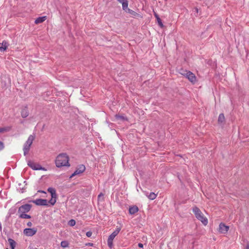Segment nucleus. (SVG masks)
<instances>
[{
  "label": "nucleus",
  "mask_w": 249,
  "mask_h": 249,
  "mask_svg": "<svg viewBox=\"0 0 249 249\" xmlns=\"http://www.w3.org/2000/svg\"><path fill=\"white\" fill-rule=\"evenodd\" d=\"M55 164L57 167L69 166V157L65 154H59L56 158Z\"/></svg>",
  "instance_id": "nucleus-1"
},
{
  "label": "nucleus",
  "mask_w": 249,
  "mask_h": 249,
  "mask_svg": "<svg viewBox=\"0 0 249 249\" xmlns=\"http://www.w3.org/2000/svg\"><path fill=\"white\" fill-rule=\"evenodd\" d=\"M193 212L195 213L196 218L200 220L204 225L206 226L208 224V219L204 216L198 208L196 207H194Z\"/></svg>",
  "instance_id": "nucleus-2"
},
{
  "label": "nucleus",
  "mask_w": 249,
  "mask_h": 249,
  "mask_svg": "<svg viewBox=\"0 0 249 249\" xmlns=\"http://www.w3.org/2000/svg\"><path fill=\"white\" fill-rule=\"evenodd\" d=\"M121 231V228L117 227L116 230L109 235L107 239V245L111 249L113 247V241Z\"/></svg>",
  "instance_id": "nucleus-3"
},
{
  "label": "nucleus",
  "mask_w": 249,
  "mask_h": 249,
  "mask_svg": "<svg viewBox=\"0 0 249 249\" xmlns=\"http://www.w3.org/2000/svg\"><path fill=\"white\" fill-rule=\"evenodd\" d=\"M192 83H195L196 81V78L195 75L192 72L188 71L183 74Z\"/></svg>",
  "instance_id": "nucleus-4"
},
{
  "label": "nucleus",
  "mask_w": 249,
  "mask_h": 249,
  "mask_svg": "<svg viewBox=\"0 0 249 249\" xmlns=\"http://www.w3.org/2000/svg\"><path fill=\"white\" fill-rule=\"evenodd\" d=\"M37 232L36 228H26L23 231V233L28 236H32L35 235Z\"/></svg>",
  "instance_id": "nucleus-5"
},
{
  "label": "nucleus",
  "mask_w": 249,
  "mask_h": 249,
  "mask_svg": "<svg viewBox=\"0 0 249 249\" xmlns=\"http://www.w3.org/2000/svg\"><path fill=\"white\" fill-rule=\"evenodd\" d=\"M229 230V227L225 225V224L221 223L219 225L218 231L221 233H226Z\"/></svg>",
  "instance_id": "nucleus-6"
},
{
  "label": "nucleus",
  "mask_w": 249,
  "mask_h": 249,
  "mask_svg": "<svg viewBox=\"0 0 249 249\" xmlns=\"http://www.w3.org/2000/svg\"><path fill=\"white\" fill-rule=\"evenodd\" d=\"M85 167L83 165H80L78 168L74 171V172L71 175V178L74 177L75 175L80 174L84 172L85 170Z\"/></svg>",
  "instance_id": "nucleus-7"
},
{
  "label": "nucleus",
  "mask_w": 249,
  "mask_h": 249,
  "mask_svg": "<svg viewBox=\"0 0 249 249\" xmlns=\"http://www.w3.org/2000/svg\"><path fill=\"white\" fill-rule=\"evenodd\" d=\"M34 203L37 205L47 206L48 202L47 200L44 199H37L34 201Z\"/></svg>",
  "instance_id": "nucleus-8"
},
{
  "label": "nucleus",
  "mask_w": 249,
  "mask_h": 249,
  "mask_svg": "<svg viewBox=\"0 0 249 249\" xmlns=\"http://www.w3.org/2000/svg\"><path fill=\"white\" fill-rule=\"evenodd\" d=\"M31 209V205L29 204H25L19 207L18 211L22 213H25L29 212Z\"/></svg>",
  "instance_id": "nucleus-9"
},
{
  "label": "nucleus",
  "mask_w": 249,
  "mask_h": 249,
  "mask_svg": "<svg viewBox=\"0 0 249 249\" xmlns=\"http://www.w3.org/2000/svg\"><path fill=\"white\" fill-rule=\"evenodd\" d=\"M28 165L34 170H41L42 169L39 164H37L31 161H29L28 162Z\"/></svg>",
  "instance_id": "nucleus-10"
},
{
  "label": "nucleus",
  "mask_w": 249,
  "mask_h": 249,
  "mask_svg": "<svg viewBox=\"0 0 249 249\" xmlns=\"http://www.w3.org/2000/svg\"><path fill=\"white\" fill-rule=\"evenodd\" d=\"M124 10L126 12L130 14L131 16L133 17H138L142 18V16L140 15H139L138 13H136L134 11L128 8V7L127 9H126Z\"/></svg>",
  "instance_id": "nucleus-11"
},
{
  "label": "nucleus",
  "mask_w": 249,
  "mask_h": 249,
  "mask_svg": "<svg viewBox=\"0 0 249 249\" xmlns=\"http://www.w3.org/2000/svg\"><path fill=\"white\" fill-rule=\"evenodd\" d=\"M139 211L138 207L136 206H133L129 208V212L131 214H133Z\"/></svg>",
  "instance_id": "nucleus-12"
},
{
  "label": "nucleus",
  "mask_w": 249,
  "mask_h": 249,
  "mask_svg": "<svg viewBox=\"0 0 249 249\" xmlns=\"http://www.w3.org/2000/svg\"><path fill=\"white\" fill-rule=\"evenodd\" d=\"M48 191L51 194V196L52 197H57L56 190L54 188L50 187L48 189Z\"/></svg>",
  "instance_id": "nucleus-13"
},
{
  "label": "nucleus",
  "mask_w": 249,
  "mask_h": 249,
  "mask_svg": "<svg viewBox=\"0 0 249 249\" xmlns=\"http://www.w3.org/2000/svg\"><path fill=\"white\" fill-rule=\"evenodd\" d=\"M8 46V43L6 41H3L2 43H0V50L5 51L7 49Z\"/></svg>",
  "instance_id": "nucleus-14"
},
{
  "label": "nucleus",
  "mask_w": 249,
  "mask_h": 249,
  "mask_svg": "<svg viewBox=\"0 0 249 249\" xmlns=\"http://www.w3.org/2000/svg\"><path fill=\"white\" fill-rule=\"evenodd\" d=\"M47 19V17L46 16H43V17H39L38 18H37L35 22L36 24H39V23H42L43 22H44L46 19Z\"/></svg>",
  "instance_id": "nucleus-15"
},
{
  "label": "nucleus",
  "mask_w": 249,
  "mask_h": 249,
  "mask_svg": "<svg viewBox=\"0 0 249 249\" xmlns=\"http://www.w3.org/2000/svg\"><path fill=\"white\" fill-rule=\"evenodd\" d=\"M118 1L122 3V8L123 10L127 9L128 7V1L127 0H118Z\"/></svg>",
  "instance_id": "nucleus-16"
},
{
  "label": "nucleus",
  "mask_w": 249,
  "mask_h": 249,
  "mask_svg": "<svg viewBox=\"0 0 249 249\" xmlns=\"http://www.w3.org/2000/svg\"><path fill=\"white\" fill-rule=\"evenodd\" d=\"M35 137L34 135H30L25 143L31 146L35 139Z\"/></svg>",
  "instance_id": "nucleus-17"
},
{
  "label": "nucleus",
  "mask_w": 249,
  "mask_h": 249,
  "mask_svg": "<svg viewBox=\"0 0 249 249\" xmlns=\"http://www.w3.org/2000/svg\"><path fill=\"white\" fill-rule=\"evenodd\" d=\"M154 16L157 19V22L158 23V24L161 28H163L164 27L163 24H162L161 22V20L160 18L159 15L155 12H154Z\"/></svg>",
  "instance_id": "nucleus-18"
},
{
  "label": "nucleus",
  "mask_w": 249,
  "mask_h": 249,
  "mask_svg": "<svg viewBox=\"0 0 249 249\" xmlns=\"http://www.w3.org/2000/svg\"><path fill=\"white\" fill-rule=\"evenodd\" d=\"M8 242L10 244L11 249H15L16 245V242L13 239L11 238L8 239Z\"/></svg>",
  "instance_id": "nucleus-19"
},
{
  "label": "nucleus",
  "mask_w": 249,
  "mask_h": 249,
  "mask_svg": "<svg viewBox=\"0 0 249 249\" xmlns=\"http://www.w3.org/2000/svg\"><path fill=\"white\" fill-rule=\"evenodd\" d=\"M115 117L117 121H124L127 120L126 118L123 115H116Z\"/></svg>",
  "instance_id": "nucleus-20"
},
{
  "label": "nucleus",
  "mask_w": 249,
  "mask_h": 249,
  "mask_svg": "<svg viewBox=\"0 0 249 249\" xmlns=\"http://www.w3.org/2000/svg\"><path fill=\"white\" fill-rule=\"evenodd\" d=\"M225 121V116L224 114L221 113L219 114L218 119V122L219 123H222Z\"/></svg>",
  "instance_id": "nucleus-21"
},
{
  "label": "nucleus",
  "mask_w": 249,
  "mask_h": 249,
  "mask_svg": "<svg viewBox=\"0 0 249 249\" xmlns=\"http://www.w3.org/2000/svg\"><path fill=\"white\" fill-rule=\"evenodd\" d=\"M157 196V195L155 194L154 193H150V194L147 196L148 198L150 200L155 199Z\"/></svg>",
  "instance_id": "nucleus-22"
},
{
  "label": "nucleus",
  "mask_w": 249,
  "mask_h": 249,
  "mask_svg": "<svg viewBox=\"0 0 249 249\" xmlns=\"http://www.w3.org/2000/svg\"><path fill=\"white\" fill-rule=\"evenodd\" d=\"M21 116L23 118H26L28 116V112L26 109H23L21 112Z\"/></svg>",
  "instance_id": "nucleus-23"
},
{
  "label": "nucleus",
  "mask_w": 249,
  "mask_h": 249,
  "mask_svg": "<svg viewBox=\"0 0 249 249\" xmlns=\"http://www.w3.org/2000/svg\"><path fill=\"white\" fill-rule=\"evenodd\" d=\"M30 146H31L30 145L25 143V145H24V146L23 148L24 154L25 155L28 152V151L30 149Z\"/></svg>",
  "instance_id": "nucleus-24"
},
{
  "label": "nucleus",
  "mask_w": 249,
  "mask_h": 249,
  "mask_svg": "<svg viewBox=\"0 0 249 249\" xmlns=\"http://www.w3.org/2000/svg\"><path fill=\"white\" fill-rule=\"evenodd\" d=\"M19 217L21 218H27V219H29L31 217L30 215L27 214L25 213H21Z\"/></svg>",
  "instance_id": "nucleus-25"
},
{
  "label": "nucleus",
  "mask_w": 249,
  "mask_h": 249,
  "mask_svg": "<svg viewBox=\"0 0 249 249\" xmlns=\"http://www.w3.org/2000/svg\"><path fill=\"white\" fill-rule=\"evenodd\" d=\"M104 194L102 193H101L98 196V200L100 201H103L104 200Z\"/></svg>",
  "instance_id": "nucleus-26"
},
{
  "label": "nucleus",
  "mask_w": 249,
  "mask_h": 249,
  "mask_svg": "<svg viewBox=\"0 0 249 249\" xmlns=\"http://www.w3.org/2000/svg\"><path fill=\"white\" fill-rule=\"evenodd\" d=\"M61 246L63 248H67L69 246V243L66 241H63L61 242Z\"/></svg>",
  "instance_id": "nucleus-27"
},
{
  "label": "nucleus",
  "mask_w": 249,
  "mask_h": 249,
  "mask_svg": "<svg viewBox=\"0 0 249 249\" xmlns=\"http://www.w3.org/2000/svg\"><path fill=\"white\" fill-rule=\"evenodd\" d=\"M56 197H52L51 199L49 201V203H50L52 205H54L56 202Z\"/></svg>",
  "instance_id": "nucleus-28"
},
{
  "label": "nucleus",
  "mask_w": 249,
  "mask_h": 249,
  "mask_svg": "<svg viewBox=\"0 0 249 249\" xmlns=\"http://www.w3.org/2000/svg\"><path fill=\"white\" fill-rule=\"evenodd\" d=\"M75 224H76L75 221L74 220H73V219H71L69 222V224L71 226H74L75 225Z\"/></svg>",
  "instance_id": "nucleus-29"
},
{
  "label": "nucleus",
  "mask_w": 249,
  "mask_h": 249,
  "mask_svg": "<svg viewBox=\"0 0 249 249\" xmlns=\"http://www.w3.org/2000/svg\"><path fill=\"white\" fill-rule=\"evenodd\" d=\"M10 130V128H0V133H2L5 131H8Z\"/></svg>",
  "instance_id": "nucleus-30"
},
{
  "label": "nucleus",
  "mask_w": 249,
  "mask_h": 249,
  "mask_svg": "<svg viewBox=\"0 0 249 249\" xmlns=\"http://www.w3.org/2000/svg\"><path fill=\"white\" fill-rule=\"evenodd\" d=\"M92 232L91 231H88L86 233V235L88 237H90L91 235H92Z\"/></svg>",
  "instance_id": "nucleus-31"
},
{
  "label": "nucleus",
  "mask_w": 249,
  "mask_h": 249,
  "mask_svg": "<svg viewBox=\"0 0 249 249\" xmlns=\"http://www.w3.org/2000/svg\"><path fill=\"white\" fill-rule=\"evenodd\" d=\"M4 148L3 143L0 141V150H1Z\"/></svg>",
  "instance_id": "nucleus-32"
},
{
  "label": "nucleus",
  "mask_w": 249,
  "mask_h": 249,
  "mask_svg": "<svg viewBox=\"0 0 249 249\" xmlns=\"http://www.w3.org/2000/svg\"><path fill=\"white\" fill-rule=\"evenodd\" d=\"M27 225L28 226V227H32V223L31 222H28L27 223Z\"/></svg>",
  "instance_id": "nucleus-33"
},
{
  "label": "nucleus",
  "mask_w": 249,
  "mask_h": 249,
  "mask_svg": "<svg viewBox=\"0 0 249 249\" xmlns=\"http://www.w3.org/2000/svg\"><path fill=\"white\" fill-rule=\"evenodd\" d=\"M138 247L141 248H142L143 247V245L142 243H139L138 244Z\"/></svg>",
  "instance_id": "nucleus-34"
},
{
  "label": "nucleus",
  "mask_w": 249,
  "mask_h": 249,
  "mask_svg": "<svg viewBox=\"0 0 249 249\" xmlns=\"http://www.w3.org/2000/svg\"><path fill=\"white\" fill-rule=\"evenodd\" d=\"M86 246H93V244L92 243H89L86 244Z\"/></svg>",
  "instance_id": "nucleus-35"
},
{
  "label": "nucleus",
  "mask_w": 249,
  "mask_h": 249,
  "mask_svg": "<svg viewBox=\"0 0 249 249\" xmlns=\"http://www.w3.org/2000/svg\"><path fill=\"white\" fill-rule=\"evenodd\" d=\"M38 192L42 193H45L46 194V192L44 191H38Z\"/></svg>",
  "instance_id": "nucleus-36"
},
{
  "label": "nucleus",
  "mask_w": 249,
  "mask_h": 249,
  "mask_svg": "<svg viewBox=\"0 0 249 249\" xmlns=\"http://www.w3.org/2000/svg\"><path fill=\"white\" fill-rule=\"evenodd\" d=\"M245 249H249V245L247 246Z\"/></svg>",
  "instance_id": "nucleus-37"
},
{
  "label": "nucleus",
  "mask_w": 249,
  "mask_h": 249,
  "mask_svg": "<svg viewBox=\"0 0 249 249\" xmlns=\"http://www.w3.org/2000/svg\"><path fill=\"white\" fill-rule=\"evenodd\" d=\"M6 249H8L7 248Z\"/></svg>",
  "instance_id": "nucleus-38"
}]
</instances>
